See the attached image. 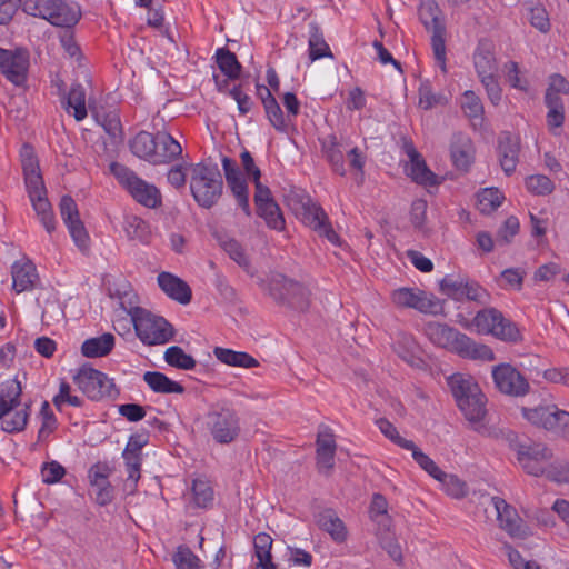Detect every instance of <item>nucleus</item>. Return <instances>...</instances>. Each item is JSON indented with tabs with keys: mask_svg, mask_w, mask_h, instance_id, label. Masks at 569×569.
Listing matches in <instances>:
<instances>
[{
	"mask_svg": "<svg viewBox=\"0 0 569 569\" xmlns=\"http://www.w3.org/2000/svg\"><path fill=\"white\" fill-rule=\"evenodd\" d=\"M473 64L479 79L496 76L497 61L488 43L480 42L473 53Z\"/></svg>",
	"mask_w": 569,
	"mask_h": 569,
	"instance_id": "29",
	"label": "nucleus"
},
{
	"mask_svg": "<svg viewBox=\"0 0 569 569\" xmlns=\"http://www.w3.org/2000/svg\"><path fill=\"white\" fill-rule=\"evenodd\" d=\"M216 62L220 71L230 80H236L240 77L241 64L236 54L227 48H219L214 53Z\"/></svg>",
	"mask_w": 569,
	"mask_h": 569,
	"instance_id": "39",
	"label": "nucleus"
},
{
	"mask_svg": "<svg viewBox=\"0 0 569 569\" xmlns=\"http://www.w3.org/2000/svg\"><path fill=\"white\" fill-rule=\"evenodd\" d=\"M23 177L26 189L33 210L36 211L46 231L48 233H52L56 230L57 221L54 219L52 207L47 197V189L41 171Z\"/></svg>",
	"mask_w": 569,
	"mask_h": 569,
	"instance_id": "9",
	"label": "nucleus"
},
{
	"mask_svg": "<svg viewBox=\"0 0 569 569\" xmlns=\"http://www.w3.org/2000/svg\"><path fill=\"white\" fill-rule=\"evenodd\" d=\"M408 450L411 451L412 458L417 465L430 477L438 480L440 479V476H443V471L437 466V463L415 443L413 447L409 448Z\"/></svg>",
	"mask_w": 569,
	"mask_h": 569,
	"instance_id": "56",
	"label": "nucleus"
},
{
	"mask_svg": "<svg viewBox=\"0 0 569 569\" xmlns=\"http://www.w3.org/2000/svg\"><path fill=\"white\" fill-rule=\"evenodd\" d=\"M266 116L271 123V126L280 132H284L287 130L288 123L284 119L283 112L277 100L269 101L263 106Z\"/></svg>",
	"mask_w": 569,
	"mask_h": 569,
	"instance_id": "63",
	"label": "nucleus"
},
{
	"mask_svg": "<svg viewBox=\"0 0 569 569\" xmlns=\"http://www.w3.org/2000/svg\"><path fill=\"white\" fill-rule=\"evenodd\" d=\"M526 188L533 194L548 196L553 191L555 183L545 174H532L526 179Z\"/></svg>",
	"mask_w": 569,
	"mask_h": 569,
	"instance_id": "58",
	"label": "nucleus"
},
{
	"mask_svg": "<svg viewBox=\"0 0 569 569\" xmlns=\"http://www.w3.org/2000/svg\"><path fill=\"white\" fill-rule=\"evenodd\" d=\"M257 213L270 229L276 231L284 229V218L277 202H269V204L258 208Z\"/></svg>",
	"mask_w": 569,
	"mask_h": 569,
	"instance_id": "49",
	"label": "nucleus"
},
{
	"mask_svg": "<svg viewBox=\"0 0 569 569\" xmlns=\"http://www.w3.org/2000/svg\"><path fill=\"white\" fill-rule=\"evenodd\" d=\"M110 171L138 203L150 209L161 206L160 190L154 184L141 179L133 170L121 163L112 162Z\"/></svg>",
	"mask_w": 569,
	"mask_h": 569,
	"instance_id": "5",
	"label": "nucleus"
},
{
	"mask_svg": "<svg viewBox=\"0 0 569 569\" xmlns=\"http://www.w3.org/2000/svg\"><path fill=\"white\" fill-rule=\"evenodd\" d=\"M224 252L247 273L253 274L250 258L243 246L236 239L228 238L221 241Z\"/></svg>",
	"mask_w": 569,
	"mask_h": 569,
	"instance_id": "43",
	"label": "nucleus"
},
{
	"mask_svg": "<svg viewBox=\"0 0 569 569\" xmlns=\"http://www.w3.org/2000/svg\"><path fill=\"white\" fill-rule=\"evenodd\" d=\"M490 502L496 511L499 527L513 538H523L526 529L516 508L500 497H492Z\"/></svg>",
	"mask_w": 569,
	"mask_h": 569,
	"instance_id": "19",
	"label": "nucleus"
},
{
	"mask_svg": "<svg viewBox=\"0 0 569 569\" xmlns=\"http://www.w3.org/2000/svg\"><path fill=\"white\" fill-rule=\"evenodd\" d=\"M41 426L38 430V441H44L57 428V419L50 408L49 402L44 401L40 409Z\"/></svg>",
	"mask_w": 569,
	"mask_h": 569,
	"instance_id": "54",
	"label": "nucleus"
},
{
	"mask_svg": "<svg viewBox=\"0 0 569 569\" xmlns=\"http://www.w3.org/2000/svg\"><path fill=\"white\" fill-rule=\"evenodd\" d=\"M127 237L131 240L148 242L150 230L148 223L137 216H128L123 226Z\"/></svg>",
	"mask_w": 569,
	"mask_h": 569,
	"instance_id": "48",
	"label": "nucleus"
},
{
	"mask_svg": "<svg viewBox=\"0 0 569 569\" xmlns=\"http://www.w3.org/2000/svg\"><path fill=\"white\" fill-rule=\"evenodd\" d=\"M131 152L149 163L154 164L157 139L150 132L140 131L129 142Z\"/></svg>",
	"mask_w": 569,
	"mask_h": 569,
	"instance_id": "28",
	"label": "nucleus"
},
{
	"mask_svg": "<svg viewBox=\"0 0 569 569\" xmlns=\"http://www.w3.org/2000/svg\"><path fill=\"white\" fill-rule=\"evenodd\" d=\"M30 54L24 48L7 50L0 48V73L16 87L27 82Z\"/></svg>",
	"mask_w": 569,
	"mask_h": 569,
	"instance_id": "14",
	"label": "nucleus"
},
{
	"mask_svg": "<svg viewBox=\"0 0 569 569\" xmlns=\"http://www.w3.org/2000/svg\"><path fill=\"white\" fill-rule=\"evenodd\" d=\"M546 477L558 483L569 482V460L551 461Z\"/></svg>",
	"mask_w": 569,
	"mask_h": 569,
	"instance_id": "64",
	"label": "nucleus"
},
{
	"mask_svg": "<svg viewBox=\"0 0 569 569\" xmlns=\"http://www.w3.org/2000/svg\"><path fill=\"white\" fill-rule=\"evenodd\" d=\"M503 199L499 189L485 188L477 196V206L482 213L489 214L501 206Z\"/></svg>",
	"mask_w": 569,
	"mask_h": 569,
	"instance_id": "47",
	"label": "nucleus"
},
{
	"mask_svg": "<svg viewBox=\"0 0 569 569\" xmlns=\"http://www.w3.org/2000/svg\"><path fill=\"white\" fill-rule=\"evenodd\" d=\"M391 301L398 308H410L421 313L439 315L443 310L441 301L417 287H401L391 292Z\"/></svg>",
	"mask_w": 569,
	"mask_h": 569,
	"instance_id": "12",
	"label": "nucleus"
},
{
	"mask_svg": "<svg viewBox=\"0 0 569 569\" xmlns=\"http://www.w3.org/2000/svg\"><path fill=\"white\" fill-rule=\"evenodd\" d=\"M318 523L336 542L341 543L346 541L348 535L347 528L332 509H326L320 512Z\"/></svg>",
	"mask_w": 569,
	"mask_h": 569,
	"instance_id": "32",
	"label": "nucleus"
},
{
	"mask_svg": "<svg viewBox=\"0 0 569 569\" xmlns=\"http://www.w3.org/2000/svg\"><path fill=\"white\" fill-rule=\"evenodd\" d=\"M472 323L479 333L492 335L502 341L518 342L522 339L517 325L496 308H486L478 311Z\"/></svg>",
	"mask_w": 569,
	"mask_h": 569,
	"instance_id": "6",
	"label": "nucleus"
},
{
	"mask_svg": "<svg viewBox=\"0 0 569 569\" xmlns=\"http://www.w3.org/2000/svg\"><path fill=\"white\" fill-rule=\"evenodd\" d=\"M545 104L548 108L546 116L548 129L551 133L559 134L566 118L563 101L557 100L549 94L545 97Z\"/></svg>",
	"mask_w": 569,
	"mask_h": 569,
	"instance_id": "41",
	"label": "nucleus"
},
{
	"mask_svg": "<svg viewBox=\"0 0 569 569\" xmlns=\"http://www.w3.org/2000/svg\"><path fill=\"white\" fill-rule=\"evenodd\" d=\"M486 405L487 398L485 393L475 396V398L469 397L468 399L460 400L459 403H457L458 408L465 418L471 423L475 431L485 437L495 439L503 438L508 441H513L516 435L512 431L502 430L483 423V419L487 415Z\"/></svg>",
	"mask_w": 569,
	"mask_h": 569,
	"instance_id": "7",
	"label": "nucleus"
},
{
	"mask_svg": "<svg viewBox=\"0 0 569 569\" xmlns=\"http://www.w3.org/2000/svg\"><path fill=\"white\" fill-rule=\"evenodd\" d=\"M160 289L172 300L188 305L191 301L192 292L190 286L178 276L162 271L157 277Z\"/></svg>",
	"mask_w": 569,
	"mask_h": 569,
	"instance_id": "22",
	"label": "nucleus"
},
{
	"mask_svg": "<svg viewBox=\"0 0 569 569\" xmlns=\"http://www.w3.org/2000/svg\"><path fill=\"white\" fill-rule=\"evenodd\" d=\"M30 417V407L21 405L11 411V415L3 416L1 420V429L8 433L23 431Z\"/></svg>",
	"mask_w": 569,
	"mask_h": 569,
	"instance_id": "38",
	"label": "nucleus"
},
{
	"mask_svg": "<svg viewBox=\"0 0 569 569\" xmlns=\"http://www.w3.org/2000/svg\"><path fill=\"white\" fill-rule=\"evenodd\" d=\"M323 152L332 170L339 176H345V154L347 153V148L341 142H338L335 136H331L323 143Z\"/></svg>",
	"mask_w": 569,
	"mask_h": 569,
	"instance_id": "36",
	"label": "nucleus"
},
{
	"mask_svg": "<svg viewBox=\"0 0 569 569\" xmlns=\"http://www.w3.org/2000/svg\"><path fill=\"white\" fill-rule=\"evenodd\" d=\"M376 423L381 433L390 441H392L395 445L406 450L413 447V441L407 440L403 437H401L397 428L389 420L380 418L376 421Z\"/></svg>",
	"mask_w": 569,
	"mask_h": 569,
	"instance_id": "59",
	"label": "nucleus"
},
{
	"mask_svg": "<svg viewBox=\"0 0 569 569\" xmlns=\"http://www.w3.org/2000/svg\"><path fill=\"white\" fill-rule=\"evenodd\" d=\"M466 277L446 276L440 282V290L443 295L456 301H462L465 295Z\"/></svg>",
	"mask_w": 569,
	"mask_h": 569,
	"instance_id": "53",
	"label": "nucleus"
},
{
	"mask_svg": "<svg viewBox=\"0 0 569 569\" xmlns=\"http://www.w3.org/2000/svg\"><path fill=\"white\" fill-rule=\"evenodd\" d=\"M110 470L106 465H94L89 470V481L96 490V502L107 506L113 500V487L108 480Z\"/></svg>",
	"mask_w": 569,
	"mask_h": 569,
	"instance_id": "23",
	"label": "nucleus"
},
{
	"mask_svg": "<svg viewBox=\"0 0 569 569\" xmlns=\"http://www.w3.org/2000/svg\"><path fill=\"white\" fill-rule=\"evenodd\" d=\"M419 18L426 29L436 31L445 29L440 21V9L435 0H422L419 7Z\"/></svg>",
	"mask_w": 569,
	"mask_h": 569,
	"instance_id": "45",
	"label": "nucleus"
},
{
	"mask_svg": "<svg viewBox=\"0 0 569 569\" xmlns=\"http://www.w3.org/2000/svg\"><path fill=\"white\" fill-rule=\"evenodd\" d=\"M496 388L503 395L519 398L530 391L527 378L510 363L495 366L491 371Z\"/></svg>",
	"mask_w": 569,
	"mask_h": 569,
	"instance_id": "15",
	"label": "nucleus"
},
{
	"mask_svg": "<svg viewBox=\"0 0 569 569\" xmlns=\"http://www.w3.org/2000/svg\"><path fill=\"white\" fill-rule=\"evenodd\" d=\"M309 58L311 61L319 60L325 57H332L330 48L323 38V33L317 23H309L308 39Z\"/></svg>",
	"mask_w": 569,
	"mask_h": 569,
	"instance_id": "37",
	"label": "nucleus"
},
{
	"mask_svg": "<svg viewBox=\"0 0 569 569\" xmlns=\"http://www.w3.org/2000/svg\"><path fill=\"white\" fill-rule=\"evenodd\" d=\"M221 163L227 184L236 198L239 208L247 217H250L251 208L249 203V190L243 174L234 160L223 157Z\"/></svg>",
	"mask_w": 569,
	"mask_h": 569,
	"instance_id": "17",
	"label": "nucleus"
},
{
	"mask_svg": "<svg viewBox=\"0 0 569 569\" xmlns=\"http://www.w3.org/2000/svg\"><path fill=\"white\" fill-rule=\"evenodd\" d=\"M190 191L194 201L202 208H212L223 190V180L217 164L204 162L189 166Z\"/></svg>",
	"mask_w": 569,
	"mask_h": 569,
	"instance_id": "2",
	"label": "nucleus"
},
{
	"mask_svg": "<svg viewBox=\"0 0 569 569\" xmlns=\"http://www.w3.org/2000/svg\"><path fill=\"white\" fill-rule=\"evenodd\" d=\"M114 347V337L111 333H103L99 337L87 339L81 346V352L88 358L104 357Z\"/></svg>",
	"mask_w": 569,
	"mask_h": 569,
	"instance_id": "34",
	"label": "nucleus"
},
{
	"mask_svg": "<svg viewBox=\"0 0 569 569\" xmlns=\"http://www.w3.org/2000/svg\"><path fill=\"white\" fill-rule=\"evenodd\" d=\"M177 569H200V559L188 548L180 546L172 556Z\"/></svg>",
	"mask_w": 569,
	"mask_h": 569,
	"instance_id": "60",
	"label": "nucleus"
},
{
	"mask_svg": "<svg viewBox=\"0 0 569 569\" xmlns=\"http://www.w3.org/2000/svg\"><path fill=\"white\" fill-rule=\"evenodd\" d=\"M437 481H439L446 492L453 498H462L468 492L466 482L455 475H449L443 471V476H440V479Z\"/></svg>",
	"mask_w": 569,
	"mask_h": 569,
	"instance_id": "61",
	"label": "nucleus"
},
{
	"mask_svg": "<svg viewBox=\"0 0 569 569\" xmlns=\"http://www.w3.org/2000/svg\"><path fill=\"white\" fill-rule=\"evenodd\" d=\"M23 11L63 28L73 27L80 19L79 7L63 0H26Z\"/></svg>",
	"mask_w": 569,
	"mask_h": 569,
	"instance_id": "4",
	"label": "nucleus"
},
{
	"mask_svg": "<svg viewBox=\"0 0 569 569\" xmlns=\"http://www.w3.org/2000/svg\"><path fill=\"white\" fill-rule=\"evenodd\" d=\"M144 382L158 393H182L184 388L159 371H147L143 375Z\"/></svg>",
	"mask_w": 569,
	"mask_h": 569,
	"instance_id": "35",
	"label": "nucleus"
},
{
	"mask_svg": "<svg viewBox=\"0 0 569 569\" xmlns=\"http://www.w3.org/2000/svg\"><path fill=\"white\" fill-rule=\"evenodd\" d=\"M552 457V450L543 443L520 445L517 450L520 466L535 477L547 476Z\"/></svg>",
	"mask_w": 569,
	"mask_h": 569,
	"instance_id": "16",
	"label": "nucleus"
},
{
	"mask_svg": "<svg viewBox=\"0 0 569 569\" xmlns=\"http://www.w3.org/2000/svg\"><path fill=\"white\" fill-rule=\"evenodd\" d=\"M122 458L128 473L127 482L130 483L131 491H133L141 477L142 456L122 452Z\"/></svg>",
	"mask_w": 569,
	"mask_h": 569,
	"instance_id": "62",
	"label": "nucleus"
},
{
	"mask_svg": "<svg viewBox=\"0 0 569 569\" xmlns=\"http://www.w3.org/2000/svg\"><path fill=\"white\" fill-rule=\"evenodd\" d=\"M461 109L473 127L483 122V106L480 98L472 91L467 90L462 94Z\"/></svg>",
	"mask_w": 569,
	"mask_h": 569,
	"instance_id": "42",
	"label": "nucleus"
},
{
	"mask_svg": "<svg viewBox=\"0 0 569 569\" xmlns=\"http://www.w3.org/2000/svg\"><path fill=\"white\" fill-rule=\"evenodd\" d=\"M419 107L425 110L432 109L436 106L446 104L447 98L440 93H435L429 80L420 81L419 89Z\"/></svg>",
	"mask_w": 569,
	"mask_h": 569,
	"instance_id": "51",
	"label": "nucleus"
},
{
	"mask_svg": "<svg viewBox=\"0 0 569 569\" xmlns=\"http://www.w3.org/2000/svg\"><path fill=\"white\" fill-rule=\"evenodd\" d=\"M431 47L436 64L440 68L442 73L447 72V57H446V42H445V29H436L431 31Z\"/></svg>",
	"mask_w": 569,
	"mask_h": 569,
	"instance_id": "57",
	"label": "nucleus"
},
{
	"mask_svg": "<svg viewBox=\"0 0 569 569\" xmlns=\"http://www.w3.org/2000/svg\"><path fill=\"white\" fill-rule=\"evenodd\" d=\"M126 313L131 317L137 337L143 345H164L173 338V327L163 317L133 306L126 308Z\"/></svg>",
	"mask_w": 569,
	"mask_h": 569,
	"instance_id": "3",
	"label": "nucleus"
},
{
	"mask_svg": "<svg viewBox=\"0 0 569 569\" xmlns=\"http://www.w3.org/2000/svg\"><path fill=\"white\" fill-rule=\"evenodd\" d=\"M301 219L303 223L316 231L323 222H326L328 217L320 206L308 199L302 204Z\"/></svg>",
	"mask_w": 569,
	"mask_h": 569,
	"instance_id": "52",
	"label": "nucleus"
},
{
	"mask_svg": "<svg viewBox=\"0 0 569 569\" xmlns=\"http://www.w3.org/2000/svg\"><path fill=\"white\" fill-rule=\"evenodd\" d=\"M213 353L219 361L228 366L242 368H253L258 366V361L247 352L216 347Z\"/></svg>",
	"mask_w": 569,
	"mask_h": 569,
	"instance_id": "40",
	"label": "nucleus"
},
{
	"mask_svg": "<svg viewBox=\"0 0 569 569\" xmlns=\"http://www.w3.org/2000/svg\"><path fill=\"white\" fill-rule=\"evenodd\" d=\"M522 416L530 423L569 439V412L559 409L556 405L538 406L532 409L522 408Z\"/></svg>",
	"mask_w": 569,
	"mask_h": 569,
	"instance_id": "11",
	"label": "nucleus"
},
{
	"mask_svg": "<svg viewBox=\"0 0 569 569\" xmlns=\"http://www.w3.org/2000/svg\"><path fill=\"white\" fill-rule=\"evenodd\" d=\"M157 149L154 164L169 163L182 154L181 144L168 132L159 131L156 134Z\"/></svg>",
	"mask_w": 569,
	"mask_h": 569,
	"instance_id": "27",
	"label": "nucleus"
},
{
	"mask_svg": "<svg viewBox=\"0 0 569 569\" xmlns=\"http://www.w3.org/2000/svg\"><path fill=\"white\" fill-rule=\"evenodd\" d=\"M73 381L91 400L114 398L118 395L113 380L91 367L82 366L73 376Z\"/></svg>",
	"mask_w": 569,
	"mask_h": 569,
	"instance_id": "10",
	"label": "nucleus"
},
{
	"mask_svg": "<svg viewBox=\"0 0 569 569\" xmlns=\"http://www.w3.org/2000/svg\"><path fill=\"white\" fill-rule=\"evenodd\" d=\"M520 138L510 132H502L498 141V159L507 176L516 171L519 162Z\"/></svg>",
	"mask_w": 569,
	"mask_h": 569,
	"instance_id": "21",
	"label": "nucleus"
},
{
	"mask_svg": "<svg viewBox=\"0 0 569 569\" xmlns=\"http://www.w3.org/2000/svg\"><path fill=\"white\" fill-rule=\"evenodd\" d=\"M268 290L276 301L287 302L298 309H303L307 306L308 290L301 283L288 279L281 273H272L269 277Z\"/></svg>",
	"mask_w": 569,
	"mask_h": 569,
	"instance_id": "13",
	"label": "nucleus"
},
{
	"mask_svg": "<svg viewBox=\"0 0 569 569\" xmlns=\"http://www.w3.org/2000/svg\"><path fill=\"white\" fill-rule=\"evenodd\" d=\"M393 349L411 367H420L423 363L420 357V348L410 335L400 333L393 345Z\"/></svg>",
	"mask_w": 569,
	"mask_h": 569,
	"instance_id": "30",
	"label": "nucleus"
},
{
	"mask_svg": "<svg viewBox=\"0 0 569 569\" xmlns=\"http://www.w3.org/2000/svg\"><path fill=\"white\" fill-rule=\"evenodd\" d=\"M13 289L20 293L32 290L38 280L36 266L29 260L16 261L11 268Z\"/></svg>",
	"mask_w": 569,
	"mask_h": 569,
	"instance_id": "25",
	"label": "nucleus"
},
{
	"mask_svg": "<svg viewBox=\"0 0 569 569\" xmlns=\"http://www.w3.org/2000/svg\"><path fill=\"white\" fill-rule=\"evenodd\" d=\"M450 154L453 166L467 171L473 162L475 148L471 139L463 133H455L451 140Z\"/></svg>",
	"mask_w": 569,
	"mask_h": 569,
	"instance_id": "24",
	"label": "nucleus"
},
{
	"mask_svg": "<svg viewBox=\"0 0 569 569\" xmlns=\"http://www.w3.org/2000/svg\"><path fill=\"white\" fill-rule=\"evenodd\" d=\"M193 502L199 508H208L213 501V489L202 479H196L192 483Z\"/></svg>",
	"mask_w": 569,
	"mask_h": 569,
	"instance_id": "55",
	"label": "nucleus"
},
{
	"mask_svg": "<svg viewBox=\"0 0 569 569\" xmlns=\"http://www.w3.org/2000/svg\"><path fill=\"white\" fill-rule=\"evenodd\" d=\"M447 382L457 403L460 400L483 393L475 378L467 373H453L448 377Z\"/></svg>",
	"mask_w": 569,
	"mask_h": 569,
	"instance_id": "26",
	"label": "nucleus"
},
{
	"mask_svg": "<svg viewBox=\"0 0 569 569\" xmlns=\"http://www.w3.org/2000/svg\"><path fill=\"white\" fill-rule=\"evenodd\" d=\"M21 403V386L10 379L0 385V418L11 415V411Z\"/></svg>",
	"mask_w": 569,
	"mask_h": 569,
	"instance_id": "31",
	"label": "nucleus"
},
{
	"mask_svg": "<svg viewBox=\"0 0 569 569\" xmlns=\"http://www.w3.org/2000/svg\"><path fill=\"white\" fill-rule=\"evenodd\" d=\"M86 98V89L82 84L74 83L71 86L66 99V110L77 121H82L88 116Z\"/></svg>",
	"mask_w": 569,
	"mask_h": 569,
	"instance_id": "33",
	"label": "nucleus"
},
{
	"mask_svg": "<svg viewBox=\"0 0 569 569\" xmlns=\"http://www.w3.org/2000/svg\"><path fill=\"white\" fill-rule=\"evenodd\" d=\"M93 117L98 124H100L106 133L112 139H121L122 138V126L120 121V116L117 111L109 112H93Z\"/></svg>",
	"mask_w": 569,
	"mask_h": 569,
	"instance_id": "46",
	"label": "nucleus"
},
{
	"mask_svg": "<svg viewBox=\"0 0 569 569\" xmlns=\"http://www.w3.org/2000/svg\"><path fill=\"white\" fill-rule=\"evenodd\" d=\"M166 362L174 368L190 370L196 367L192 356L186 353L181 347L171 346L164 351Z\"/></svg>",
	"mask_w": 569,
	"mask_h": 569,
	"instance_id": "50",
	"label": "nucleus"
},
{
	"mask_svg": "<svg viewBox=\"0 0 569 569\" xmlns=\"http://www.w3.org/2000/svg\"><path fill=\"white\" fill-rule=\"evenodd\" d=\"M423 333L429 341L462 358L492 361L495 353L490 347L478 343L465 333L446 323L429 321L423 326Z\"/></svg>",
	"mask_w": 569,
	"mask_h": 569,
	"instance_id": "1",
	"label": "nucleus"
},
{
	"mask_svg": "<svg viewBox=\"0 0 569 569\" xmlns=\"http://www.w3.org/2000/svg\"><path fill=\"white\" fill-rule=\"evenodd\" d=\"M206 426L212 439L220 445L233 442L241 430L237 412L228 407L212 408L207 415Z\"/></svg>",
	"mask_w": 569,
	"mask_h": 569,
	"instance_id": "8",
	"label": "nucleus"
},
{
	"mask_svg": "<svg viewBox=\"0 0 569 569\" xmlns=\"http://www.w3.org/2000/svg\"><path fill=\"white\" fill-rule=\"evenodd\" d=\"M403 150L410 160L406 166V172L412 181L425 187L439 184L438 177L427 167L426 161L412 143H408L406 140Z\"/></svg>",
	"mask_w": 569,
	"mask_h": 569,
	"instance_id": "20",
	"label": "nucleus"
},
{
	"mask_svg": "<svg viewBox=\"0 0 569 569\" xmlns=\"http://www.w3.org/2000/svg\"><path fill=\"white\" fill-rule=\"evenodd\" d=\"M60 214L67 226L69 233L80 249H86L89 242L88 232L79 218L78 207L74 200L69 196H63L60 200Z\"/></svg>",
	"mask_w": 569,
	"mask_h": 569,
	"instance_id": "18",
	"label": "nucleus"
},
{
	"mask_svg": "<svg viewBox=\"0 0 569 569\" xmlns=\"http://www.w3.org/2000/svg\"><path fill=\"white\" fill-rule=\"evenodd\" d=\"M257 566L261 569H273L271 560L272 538L264 532L258 533L253 539Z\"/></svg>",
	"mask_w": 569,
	"mask_h": 569,
	"instance_id": "44",
	"label": "nucleus"
}]
</instances>
